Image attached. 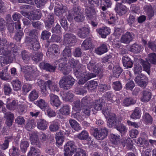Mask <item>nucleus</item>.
<instances>
[{"label": "nucleus", "mask_w": 156, "mask_h": 156, "mask_svg": "<svg viewBox=\"0 0 156 156\" xmlns=\"http://www.w3.org/2000/svg\"><path fill=\"white\" fill-rule=\"evenodd\" d=\"M39 74V71L36 67L30 69V71L26 73L24 77L27 81H30L34 80Z\"/></svg>", "instance_id": "6e6552de"}, {"label": "nucleus", "mask_w": 156, "mask_h": 156, "mask_svg": "<svg viewBox=\"0 0 156 156\" xmlns=\"http://www.w3.org/2000/svg\"><path fill=\"white\" fill-rule=\"evenodd\" d=\"M87 68L91 72H94L97 75L99 73L102 69V67L100 64H95V63L93 61H90L87 64Z\"/></svg>", "instance_id": "1a4fd4ad"}, {"label": "nucleus", "mask_w": 156, "mask_h": 156, "mask_svg": "<svg viewBox=\"0 0 156 156\" xmlns=\"http://www.w3.org/2000/svg\"><path fill=\"white\" fill-rule=\"evenodd\" d=\"M50 103L54 108H56L57 109L61 105V102L60 101L58 96L52 93L49 94Z\"/></svg>", "instance_id": "9b49d317"}, {"label": "nucleus", "mask_w": 156, "mask_h": 156, "mask_svg": "<svg viewBox=\"0 0 156 156\" xmlns=\"http://www.w3.org/2000/svg\"><path fill=\"white\" fill-rule=\"evenodd\" d=\"M89 33V30L86 27L80 28L77 32L78 36L81 38H85Z\"/></svg>", "instance_id": "c85d7f7f"}, {"label": "nucleus", "mask_w": 156, "mask_h": 156, "mask_svg": "<svg viewBox=\"0 0 156 156\" xmlns=\"http://www.w3.org/2000/svg\"><path fill=\"white\" fill-rule=\"evenodd\" d=\"M134 37V34L132 32H127L121 36L120 41L122 43L128 44L132 41Z\"/></svg>", "instance_id": "9d476101"}, {"label": "nucleus", "mask_w": 156, "mask_h": 156, "mask_svg": "<svg viewBox=\"0 0 156 156\" xmlns=\"http://www.w3.org/2000/svg\"><path fill=\"white\" fill-rule=\"evenodd\" d=\"M63 42L66 45L72 46L76 42V36L71 33H67L64 35Z\"/></svg>", "instance_id": "0eeeda50"}, {"label": "nucleus", "mask_w": 156, "mask_h": 156, "mask_svg": "<svg viewBox=\"0 0 156 156\" xmlns=\"http://www.w3.org/2000/svg\"><path fill=\"white\" fill-rule=\"evenodd\" d=\"M75 80L71 76H63L59 82V86L64 89L68 90L74 84Z\"/></svg>", "instance_id": "f03ea898"}, {"label": "nucleus", "mask_w": 156, "mask_h": 156, "mask_svg": "<svg viewBox=\"0 0 156 156\" xmlns=\"http://www.w3.org/2000/svg\"><path fill=\"white\" fill-rule=\"evenodd\" d=\"M59 128V123L57 122H52L49 126V129L51 131H56L58 130Z\"/></svg>", "instance_id": "338daca9"}, {"label": "nucleus", "mask_w": 156, "mask_h": 156, "mask_svg": "<svg viewBox=\"0 0 156 156\" xmlns=\"http://www.w3.org/2000/svg\"><path fill=\"white\" fill-rule=\"evenodd\" d=\"M122 71V69L119 66L114 67L113 69V76L116 78H118Z\"/></svg>", "instance_id": "79ce46f5"}, {"label": "nucleus", "mask_w": 156, "mask_h": 156, "mask_svg": "<svg viewBox=\"0 0 156 156\" xmlns=\"http://www.w3.org/2000/svg\"><path fill=\"white\" fill-rule=\"evenodd\" d=\"M144 13L147 15L149 17L154 16V12H156V9L152 7L150 4L144 5L143 8Z\"/></svg>", "instance_id": "4468645a"}, {"label": "nucleus", "mask_w": 156, "mask_h": 156, "mask_svg": "<svg viewBox=\"0 0 156 156\" xmlns=\"http://www.w3.org/2000/svg\"><path fill=\"white\" fill-rule=\"evenodd\" d=\"M20 145L21 151L25 153L29 147V143L27 141L23 140L21 141Z\"/></svg>", "instance_id": "5fc2aeb1"}, {"label": "nucleus", "mask_w": 156, "mask_h": 156, "mask_svg": "<svg viewBox=\"0 0 156 156\" xmlns=\"http://www.w3.org/2000/svg\"><path fill=\"white\" fill-rule=\"evenodd\" d=\"M11 83L14 90L17 91L21 89L22 86L21 82L18 79L13 80Z\"/></svg>", "instance_id": "58836bf2"}, {"label": "nucleus", "mask_w": 156, "mask_h": 156, "mask_svg": "<svg viewBox=\"0 0 156 156\" xmlns=\"http://www.w3.org/2000/svg\"><path fill=\"white\" fill-rule=\"evenodd\" d=\"M50 53H52L53 55H56L59 54L60 50L58 46L55 44L52 45L49 48L48 52L46 53L47 56H48Z\"/></svg>", "instance_id": "4be33fe9"}, {"label": "nucleus", "mask_w": 156, "mask_h": 156, "mask_svg": "<svg viewBox=\"0 0 156 156\" xmlns=\"http://www.w3.org/2000/svg\"><path fill=\"white\" fill-rule=\"evenodd\" d=\"M120 136L114 134H112L110 136V140L112 143L115 145H117L119 143Z\"/></svg>", "instance_id": "c03bdc74"}, {"label": "nucleus", "mask_w": 156, "mask_h": 156, "mask_svg": "<svg viewBox=\"0 0 156 156\" xmlns=\"http://www.w3.org/2000/svg\"><path fill=\"white\" fill-rule=\"evenodd\" d=\"M142 121L147 124H151L153 123V119L148 113H144L142 117Z\"/></svg>", "instance_id": "473e14b6"}, {"label": "nucleus", "mask_w": 156, "mask_h": 156, "mask_svg": "<svg viewBox=\"0 0 156 156\" xmlns=\"http://www.w3.org/2000/svg\"><path fill=\"white\" fill-rule=\"evenodd\" d=\"M141 49V46L140 45L134 44L132 46L131 51L134 53H138L140 51Z\"/></svg>", "instance_id": "774afa93"}, {"label": "nucleus", "mask_w": 156, "mask_h": 156, "mask_svg": "<svg viewBox=\"0 0 156 156\" xmlns=\"http://www.w3.org/2000/svg\"><path fill=\"white\" fill-rule=\"evenodd\" d=\"M30 46L34 51L37 50L40 48V44L38 39H31Z\"/></svg>", "instance_id": "ea45409f"}, {"label": "nucleus", "mask_w": 156, "mask_h": 156, "mask_svg": "<svg viewBox=\"0 0 156 156\" xmlns=\"http://www.w3.org/2000/svg\"><path fill=\"white\" fill-rule=\"evenodd\" d=\"M116 11L121 15L125 14L127 12L126 7L121 3H118L115 8Z\"/></svg>", "instance_id": "c756f323"}, {"label": "nucleus", "mask_w": 156, "mask_h": 156, "mask_svg": "<svg viewBox=\"0 0 156 156\" xmlns=\"http://www.w3.org/2000/svg\"><path fill=\"white\" fill-rule=\"evenodd\" d=\"M32 88V85L28 84H25L22 87V91L24 94H26Z\"/></svg>", "instance_id": "69168bd1"}, {"label": "nucleus", "mask_w": 156, "mask_h": 156, "mask_svg": "<svg viewBox=\"0 0 156 156\" xmlns=\"http://www.w3.org/2000/svg\"><path fill=\"white\" fill-rule=\"evenodd\" d=\"M134 81L138 86L144 88L147 85L148 78L144 75L141 74L135 77Z\"/></svg>", "instance_id": "39448f33"}, {"label": "nucleus", "mask_w": 156, "mask_h": 156, "mask_svg": "<svg viewBox=\"0 0 156 156\" xmlns=\"http://www.w3.org/2000/svg\"><path fill=\"white\" fill-rule=\"evenodd\" d=\"M85 12L87 16L90 19L95 20L96 15L94 8L88 6L87 5H85Z\"/></svg>", "instance_id": "f8f14e48"}, {"label": "nucleus", "mask_w": 156, "mask_h": 156, "mask_svg": "<svg viewBox=\"0 0 156 156\" xmlns=\"http://www.w3.org/2000/svg\"><path fill=\"white\" fill-rule=\"evenodd\" d=\"M136 101L132 98H129L124 99L122 101V105L124 106H129L130 105L134 104Z\"/></svg>", "instance_id": "8fccbe9b"}, {"label": "nucleus", "mask_w": 156, "mask_h": 156, "mask_svg": "<svg viewBox=\"0 0 156 156\" xmlns=\"http://www.w3.org/2000/svg\"><path fill=\"white\" fill-rule=\"evenodd\" d=\"M148 62L151 63L156 64V54L155 53H152L149 54L148 55Z\"/></svg>", "instance_id": "0e129e2a"}, {"label": "nucleus", "mask_w": 156, "mask_h": 156, "mask_svg": "<svg viewBox=\"0 0 156 156\" xmlns=\"http://www.w3.org/2000/svg\"><path fill=\"white\" fill-rule=\"evenodd\" d=\"M10 76L8 72L7 69H4L0 72V78L4 80H9Z\"/></svg>", "instance_id": "49530a36"}, {"label": "nucleus", "mask_w": 156, "mask_h": 156, "mask_svg": "<svg viewBox=\"0 0 156 156\" xmlns=\"http://www.w3.org/2000/svg\"><path fill=\"white\" fill-rule=\"evenodd\" d=\"M108 132L107 129L104 127L98 130L95 128L94 130V136L98 140H102L108 135Z\"/></svg>", "instance_id": "423d86ee"}, {"label": "nucleus", "mask_w": 156, "mask_h": 156, "mask_svg": "<svg viewBox=\"0 0 156 156\" xmlns=\"http://www.w3.org/2000/svg\"><path fill=\"white\" fill-rule=\"evenodd\" d=\"M69 123L72 128L76 131H78L81 129L80 124L75 120L70 119L69 120Z\"/></svg>", "instance_id": "a19ab883"}, {"label": "nucleus", "mask_w": 156, "mask_h": 156, "mask_svg": "<svg viewBox=\"0 0 156 156\" xmlns=\"http://www.w3.org/2000/svg\"><path fill=\"white\" fill-rule=\"evenodd\" d=\"M62 136L63 134L62 132H59L58 133H56V136L55 138L56 143L59 145H61L63 142V139Z\"/></svg>", "instance_id": "6e6d98bb"}, {"label": "nucleus", "mask_w": 156, "mask_h": 156, "mask_svg": "<svg viewBox=\"0 0 156 156\" xmlns=\"http://www.w3.org/2000/svg\"><path fill=\"white\" fill-rule=\"evenodd\" d=\"M131 118L133 119H138L140 117V111L139 108L136 107L134 109L132 113L130 116Z\"/></svg>", "instance_id": "4d7b16f0"}, {"label": "nucleus", "mask_w": 156, "mask_h": 156, "mask_svg": "<svg viewBox=\"0 0 156 156\" xmlns=\"http://www.w3.org/2000/svg\"><path fill=\"white\" fill-rule=\"evenodd\" d=\"M69 107L68 105L63 106L59 110L60 114L63 115H68L69 113Z\"/></svg>", "instance_id": "3c124183"}, {"label": "nucleus", "mask_w": 156, "mask_h": 156, "mask_svg": "<svg viewBox=\"0 0 156 156\" xmlns=\"http://www.w3.org/2000/svg\"><path fill=\"white\" fill-rule=\"evenodd\" d=\"M91 105H85L81 106V110L83 113L86 116H89L90 115Z\"/></svg>", "instance_id": "bf43d9fd"}, {"label": "nucleus", "mask_w": 156, "mask_h": 156, "mask_svg": "<svg viewBox=\"0 0 156 156\" xmlns=\"http://www.w3.org/2000/svg\"><path fill=\"white\" fill-rule=\"evenodd\" d=\"M105 105L104 101L102 99L95 101L94 104V108L97 110H100Z\"/></svg>", "instance_id": "a878e982"}, {"label": "nucleus", "mask_w": 156, "mask_h": 156, "mask_svg": "<svg viewBox=\"0 0 156 156\" xmlns=\"http://www.w3.org/2000/svg\"><path fill=\"white\" fill-rule=\"evenodd\" d=\"M54 19L53 16L49 14L44 20L45 25L46 27L50 28L54 24Z\"/></svg>", "instance_id": "a211bd4d"}, {"label": "nucleus", "mask_w": 156, "mask_h": 156, "mask_svg": "<svg viewBox=\"0 0 156 156\" xmlns=\"http://www.w3.org/2000/svg\"><path fill=\"white\" fill-rule=\"evenodd\" d=\"M30 140L32 144L36 145L39 148L41 147V144L39 141L38 135L37 133H33L30 137Z\"/></svg>", "instance_id": "7c9ffc66"}, {"label": "nucleus", "mask_w": 156, "mask_h": 156, "mask_svg": "<svg viewBox=\"0 0 156 156\" xmlns=\"http://www.w3.org/2000/svg\"><path fill=\"white\" fill-rule=\"evenodd\" d=\"M35 104L42 110H45L49 107L48 104L45 100L39 98L35 102Z\"/></svg>", "instance_id": "412c9836"}, {"label": "nucleus", "mask_w": 156, "mask_h": 156, "mask_svg": "<svg viewBox=\"0 0 156 156\" xmlns=\"http://www.w3.org/2000/svg\"><path fill=\"white\" fill-rule=\"evenodd\" d=\"M21 55L23 61L25 63H27L30 59V54L26 50L22 51Z\"/></svg>", "instance_id": "37998d69"}, {"label": "nucleus", "mask_w": 156, "mask_h": 156, "mask_svg": "<svg viewBox=\"0 0 156 156\" xmlns=\"http://www.w3.org/2000/svg\"><path fill=\"white\" fill-rule=\"evenodd\" d=\"M40 154V151L39 149L31 147L28 156H39Z\"/></svg>", "instance_id": "09e8293b"}, {"label": "nucleus", "mask_w": 156, "mask_h": 156, "mask_svg": "<svg viewBox=\"0 0 156 156\" xmlns=\"http://www.w3.org/2000/svg\"><path fill=\"white\" fill-rule=\"evenodd\" d=\"M9 48L10 50L8 48V50L11 54L12 58L13 60L17 54V51L18 50V48L16 44L12 42H10L9 44Z\"/></svg>", "instance_id": "6ab92c4d"}, {"label": "nucleus", "mask_w": 156, "mask_h": 156, "mask_svg": "<svg viewBox=\"0 0 156 156\" xmlns=\"http://www.w3.org/2000/svg\"><path fill=\"white\" fill-rule=\"evenodd\" d=\"M142 41L143 44L146 47H148L152 51H155L156 44L154 42L150 41L147 44V41L144 39H142Z\"/></svg>", "instance_id": "a18cd8bd"}, {"label": "nucleus", "mask_w": 156, "mask_h": 156, "mask_svg": "<svg viewBox=\"0 0 156 156\" xmlns=\"http://www.w3.org/2000/svg\"><path fill=\"white\" fill-rule=\"evenodd\" d=\"M152 95V93L150 90H144L142 92L140 100L143 102H148L151 99Z\"/></svg>", "instance_id": "ddd939ff"}, {"label": "nucleus", "mask_w": 156, "mask_h": 156, "mask_svg": "<svg viewBox=\"0 0 156 156\" xmlns=\"http://www.w3.org/2000/svg\"><path fill=\"white\" fill-rule=\"evenodd\" d=\"M48 122L43 119L39 120L37 123V128L41 130H44L47 129Z\"/></svg>", "instance_id": "bb28decb"}, {"label": "nucleus", "mask_w": 156, "mask_h": 156, "mask_svg": "<svg viewBox=\"0 0 156 156\" xmlns=\"http://www.w3.org/2000/svg\"><path fill=\"white\" fill-rule=\"evenodd\" d=\"M98 86L97 82L93 80L87 82L85 85V87L87 89L92 90L95 89Z\"/></svg>", "instance_id": "4c0bfd02"}, {"label": "nucleus", "mask_w": 156, "mask_h": 156, "mask_svg": "<svg viewBox=\"0 0 156 156\" xmlns=\"http://www.w3.org/2000/svg\"><path fill=\"white\" fill-rule=\"evenodd\" d=\"M75 20L78 22H83L85 19V17L82 13H79L78 14H75L73 16Z\"/></svg>", "instance_id": "13d9d810"}, {"label": "nucleus", "mask_w": 156, "mask_h": 156, "mask_svg": "<svg viewBox=\"0 0 156 156\" xmlns=\"http://www.w3.org/2000/svg\"><path fill=\"white\" fill-rule=\"evenodd\" d=\"M20 153V151L18 148L14 146L9 150V153L10 156H19Z\"/></svg>", "instance_id": "603ef678"}, {"label": "nucleus", "mask_w": 156, "mask_h": 156, "mask_svg": "<svg viewBox=\"0 0 156 156\" xmlns=\"http://www.w3.org/2000/svg\"><path fill=\"white\" fill-rule=\"evenodd\" d=\"M71 48L69 47H66L62 51L61 54L62 55L65 59L68 60L72 56V53Z\"/></svg>", "instance_id": "2f4dec72"}, {"label": "nucleus", "mask_w": 156, "mask_h": 156, "mask_svg": "<svg viewBox=\"0 0 156 156\" xmlns=\"http://www.w3.org/2000/svg\"><path fill=\"white\" fill-rule=\"evenodd\" d=\"M97 31L102 38H105L107 35L110 34V30L107 27H104L100 29H97Z\"/></svg>", "instance_id": "5701e85b"}, {"label": "nucleus", "mask_w": 156, "mask_h": 156, "mask_svg": "<svg viewBox=\"0 0 156 156\" xmlns=\"http://www.w3.org/2000/svg\"><path fill=\"white\" fill-rule=\"evenodd\" d=\"M42 13L41 11L39 9H37L33 12V13H31L30 17H29V20H38L41 17Z\"/></svg>", "instance_id": "b1692460"}, {"label": "nucleus", "mask_w": 156, "mask_h": 156, "mask_svg": "<svg viewBox=\"0 0 156 156\" xmlns=\"http://www.w3.org/2000/svg\"><path fill=\"white\" fill-rule=\"evenodd\" d=\"M38 96V91L34 89L30 93L28 97L30 101H33L37 99Z\"/></svg>", "instance_id": "864d4df0"}, {"label": "nucleus", "mask_w": 156, "mask_h": 156, "mask_svg": "<svg viewBox=\"0 0 156 156\" xmlns=\"http://www.w3.org/2000/svg\"><path fill=\"white\" fill-rule=\"evenodd\" d=\"M101 8L103 11L107 10V8L110 7L112 5L111 0H101Z\"/></svg>", "instance_id": "e433bc0d"}, {"label": "nucleus", "mask_w": 156, "mask_h": 156, "mask_svg": "<svg viewBox=\"0 0 156 156\" xmlns=\"http://www.w3.org/2000/svg\"><path fill=\"white\" fill-rule=\"evenodd\" d=\"M102 112L106 118H108V121L117 120L115 114L113 113H111L108 110H103Z\"/></svg>", "instance_id": "72a5a7b5"}, {"label": "nucleus", "mask_w": 156, "mask_h": 156, "mask_svg": "<svg viewBox=\"0 0 156 156\" xmlns=\"http://www.w3.org/2000/svg\"><path fill=\"white\" fill-rule=\"evenodd\" d=\"M0 55L5 56H0V63L7 64L12 62L13 59L12 58L11 55L9 51H6L3 50L0 51Z\"/></svg>", "instance_id": "20e7f679"}, {"label": "nucleus", "mask_w": 156, "mask_h": 156, "mask_svg": "<svg viewBox=\"0 0 156 156\" xmlns=\"http://www.w3.org/2000/svg\"><path fill=\"white\" fill-rule=\"evenodd\" d=\"M38 85L40 87L41 94L44 96L47 95L48 93L46 88L47 83L42 80H39L37 82Z\"/></svg>", "instance_id": "f3484780"}, {"label": "nucleus", "mask_w": 156, "mask_h": 156, "mask_svg": "<svg viewBox=\"0 0 156 156\" xmlns=\"http://www.w3.org/2000/svg\"><path fill=\"white\" fill-rule=\"evenodd\" d=\"M67 11V7L65 6H63L61 4H57L55 7V13L57 16H61Z\"/></svg>", "instance_id": "dca6fc26"}, {"label": "nucleus", "mask_w": 156, "mask_h": 156, "mask_svg": "<svg viewBox=\"0 0 156 156\" xmlns=\"http://www.w3.org/2000/svg\"><path fill=\"white\" fill-rule=\"evenodd\" d=\"M108 51V48L105 43L101 44L100 46L97 48L95 50V52L98 55H101Z\"/></svg>", "instance_id": "aec40b11"}, {"label": "nucleus", "mask_w": 156, "mask_h": 156, "mask_svg": "<svg viewBox=\"0 0 156 156\" xmlns=\"http://www.w3.org/2000/svg\"><path fill=\"white\" fill-rule=\"evenodd\" d=\"M39 66L41 69H45L46 71L50 72H55L56 68V66L55 65L52 66L50 64L44 62H41Z\"/></svg>", "instance_id": "2eb2a0df"}, {"label": "nucleus", "mask_w": 156, "mask_h": 156, "mask_svg": "<svg viewBox=\"0 0 156 156\" xmlns=\"http://www.w3.org/2000/svg\"><path fill=\"white\" fill-rule=\"evenodd\" d=\"M71 66L73 68L74 74L77 77L80 78L78 83L84 84L88 80L95 76L92 73H89L86 72L85 67L81 65L77 60L72 59L70 61Z\"/></svg>", "instance_id": "f257e3e1"}, {"label": "nucleus", "mask_w": 156, "mask_h": 156, "mask_svg": "<svg viewBox=\"0 0 156 156\" xmlns=\"http://www.w3.org/2000/svg\"><path fill=\"white\" fill-rule=\"evenodd\" d=\"M137 144L140 146V151L143 149H146L148 147L149 143L147 140L144 138L140 137L137 140Z\"/></svg>", "instance_id": "cd10ccee"}, {"label": "nucleus", "mask_w": 156, "mask_h": 156, "mask_svg": "<svg viewBox=\"0 0 156 156\" xmlns=\"http://www.w3.org/2000/svg\"><path fill=\"white\" fill-rule=\"evenodd\" d=\"M88 132L85 130L82 131L77 135L78 138L80 140H86L88 138Z\"/></svg>", "instance_id": "680f3d73"}, {"label": "nucleus", "mask_w": 156, "mask_h": 156, "mask_svg": "<svg viewBox=\"0 0 156 156\" xmlns=\"http://www.w3.org/2000/svg\"><path fill=\"white\" fill-rule=\"evenodd\" d=\"M91 99L89 97L86 96L84 97L81 100V106L85 105H91L90 103Z\"/></svg>", "instance_id": "052dcab7"}, {"label": "nucleus", "mask_w": 156, "mask_h": 156, "mask_svg": "<svg viewBox=\"0 0 156 156\" xmlns=\"http://www.w3.org/2000/svg\"><path fill=\"white\" fill-rule=\"evenodd\" d=\"M65 156H72L77 150L75 142L73 141L67 142L64 147Z\"/></svg>", "instance_id": "7ed1b4c3"}, {"label": "nucleus", "mask_w": 156, "mask_h": 156, "mask_svg": "<svg viewBox=\"0 0 156 156\" xmlns=\"http://www.w3.org/2000/svg\"><path fill=\"white\" fill-rule=\"evenodd\" d=\"M43 56V54L41 52H37L33 55L32 59L35 62H38L42 60Z\"/></svg>", "instance_id": "e2e57ef3"}, {"label": "nucleus", "mask_w": 156, "mask_h": 156, "mask_svg": "<svg viewBox=\"0 0 156 156\" xmlns=\"http://www.w3.org/2000/svg\"><path fill=\"white\" fill-rule=\"evenodd\" d=\"M18 102L17 101L13 100L11 102L7 103L6 107L10 110H14L17 108Z\"/></svg>", "instance_id": "de8ad7c7"}, {"label": "nucleus", "mask_w": 156, "mask_h": 156, "mask_svg": "<svg viewBox=\"0 0 156 156\" xmlns=\"http://www.w3.org/2000/svg\"><path fill=\"white\" fill-rule=\"evenodd\" d=\"M92 43L91 39L88 38L85 40L81 44V48L84 50H89L92 48Z\"/></svg>", "instance_id": "393cba45"}, {"label": "nucleus", "mask_w": 156, "mask_h": 156, "mask_svg": "<svg viewBox=\"0 0 156 156\" xmlns=\"http://www.w3.org/2000/svg\"><path fill=\"white\" fill-rule=\"evenodd\" d=\"M47 86L49 89L51 91L55 92L59 91V89L57 86V83L52 82L50 80H48L46 82Z\"/></svg>", "instance_id": "f704fd0d"}, {"label": "nucleus", "mask_w": 156, "mask_h": 156, "mask_svg": "<svg viewBox=\"0 0 156 156\" xmlns=\"http://www.w3.org/2000/svg\"><path fill=\"white\" fill-rule=\"evenodd\" d=\"M122 62L124 66L126 68H131L133 66V63L130 58L127 56L125 55L122 58Z\"/></svg>", "instance_id": "c9c22d12"}]
</instances>
